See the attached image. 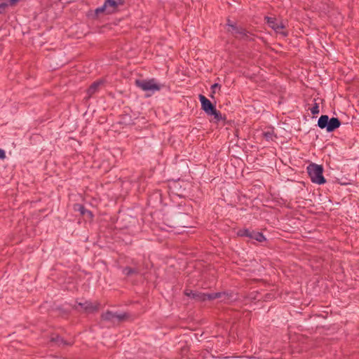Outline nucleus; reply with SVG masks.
Listing matches in <instances>:
<instances>
[{"mask_svg":"<svg viewBox=\"0 0 359 359\" xmlns=\"http://www.w3.org/2000/svg\"><path fill=\"white\" fill-rule=\"evenodd\" d=\"M51 341L55 342L58 346H72V342L65 340L62 337L57 335L51 338Z\"/></svg>","mask_w":359,"mask_h":359,"instance_id":"12","label":"nucleus"},{"mask_svg":"<svg viewBox=\"0 0 359 359\" xmlns=\"http://www.w3.org/2000/svg\"><path fill=\"white\" fill-rule=\"evenodd\" d=\"M267 24L274 30L278 31L280 29H283L284 26L282 23H278L276 19L271 17H265Z\"/></svg>","mask_w":359,"mask_h":359,"instance_id":"10","label":"nucleus"},{"mask_svg":"<svg viewBox=\"0 0 359 359\" xmlns=\"http://www.w3.org/2000/svg\"><path fill=\"white\" fill-rule=\"evenodd\" d=\"M227 25L229 27V28H231V25H235L234 24H231L230 20H228V22H227Z\"/></svg>","mask_w":359,"mask_h":359,"instance_id":"24","label":"nucleus"},{"mask_svg":"<svg viewBox=\"0 0 359 359\" xmlns=\"http://www.w3.org/2000/svg\"><path fill=\"white\" fill-rule=\"evenodd\" d=\"M8 4L6 3L0 4V11L2 12L6 7Z\"/></svg>","mask_w":359,"mask_h":359,"instance_id":"22","label":"nucleus"},{"mask_svg":"<svg viewBox=\"0 0 359 359\" xmlns=\"http://www.w3.org/2000/svg\"><path fill=\"white\" fill-rule=\"evenodd\" d=\"M311 112L313 115H316L319 113V106L318 104L315 102L313 107L310 109Z\"/></svg>","mask_w":359,"mask_h":359,"instance_id":"18","label":"nucleus"},{"mask_svg":"<svg viewBox=\"0 0 359 359\" xmlns=\"http://www.w3.org/2000/svg\"><path fill=\"white\" fill-rule=\"evenodd\" d=\"M76 207H77V208H75V210H78L81 213V215H87L90 218H92L93 217V212L88 210H86L83 205L76 204Z\"/></svg>","mask_w":359,"mask_h":359,"instance_id":"13","label":"nucleus"},{"mask_svg":"<svg viewBox=\"0 0 359 359\" xmlns=\"http://www.w3.org/2000/svg\"><path fill=\"white\" fill-rule=\"evenodd\" d=\"M198 97L201 104V109L209 115L215 109V106L204 95H199Z\"/></svg>","mask_w":359,"mask_h":359,"instance_id":"8","label":"nucleus"},{"mask_svg":"<svg viewBox=\"0 0 359 359\" xmlns=\"http://www.w3.org/2000/svg\"><path fill=\"white\" fill-rule=\"evenodd\" d=\"M184 294L191 299L200 302H204L205 300H212L215 299L227 296V294L225 292L203 293L188 289H186L184 290Z\"/></svg>","mask_w":359,"mask_h":359,"instance_id":"2","label":"nucleus"},{"mask_svg":"<svg viewBox=\"0 0 359 359\" xmlns=\"http://www.w3.org/2000/svg\"><path fill=\"white\" fill-rule=\"evenodd\" d=\"M78 305L88 313H93L98 310L100 304L92 303L91 302L85 301L84 302H79Z\"/></svg>","mask_w":359,"mask_h":359,"instance_id":"9","label":"nucleus"},{"mask_svg":"<svg viewBox=\"0 0 359 359\" xmlns=\"http://www.w3.org/2000/svg\"><path fill=\"white\" fill-rule=\"evenodd\" d=\"M128 318V315L126 313H117L110 311H107L102 314V319L105 321H109L113 323H119Z\"/></svg>","mask_w":359,"mask_h":359,"instance_id":"7","label":"nucleus"},{"mask_svg":"<svg viewBox=\"0 0 359 359\" xmlns=\"http://www.w3.org/2000/svg\"><path fill=\"white\" fill-rule=\"evenodd\" d=\"M263 136L266 140H272L274 136V132L272 130H267L263 133Z\"/></svg>","mask_w":359,"mask_h":359,"instance_id":"16","label":"nucleus"},{"mask_svg":"<svg viewBox=\"0 0 359 359\" xmlns=\"http://www.w3.org/2000/svg\"><path fill=\"white\" fill-rule=\"evenodd\" d=\"M19 0H10V4H11V5H14Z\"/></svg>","mask_w":359,"mask_h":359,"instance_id":"23","label":"nucleus"},{"mask_svg":"<svg viewBox=\"0 0 359 359\" xmlns=\"http://www.w3.org/2000/svg\"><path fill=\"white\" fill-rule=\"evenodd\" d=\"M237 234L239 236L248 237L258 242H263L266 240V238L262 233L248 229H240L238 230Z\"/></svg>","mask_w":359,"mask_h":359,"instance_id":"5","label":"nucleus"},{"mask_svg":"<svg viewBox=\"0 0 359 359\" xmlns=\"http://www.w3.org/2000/svg\"><path fill=\"white\" fill-rule=\"evenodd\" d=\"M104 4L106 8L111 7L113 9H115L117 7V3L115 0H105Z\"/></svg>","mask_w":359,"mask_h":359,"instance_id":"17","label":"nucleus"},{"mask_svg":"<svg viewBox=\"0 0 359 359\" xmlns=\"http://www.w3.org/2000/svg\"><path fill=\"white\" fill-rule=\"evenodd\" d=\"M135 85L143 91H151L154 93L159 91L161 89V86L156 83L155 79H137Z\"/></svg>","mask_w":359,"mask_h":359,"instance_id":"4","label":"nucleus"},{"mask_svg":"<svg viewBox=\"0 0 359 359\" xmlns=\"http://www.w3.org/2000/svg\"><path fill=\"white\" fill-rule=\"evenodd\" d=\"M341 126V121L338 118H329L327 115H322L318 118V126L321 129H325L327 132H333Z\"/></svg>","mask_w":359,"mask_h":359,"instance_id":"3","label":"nucleus"},{"mask_svg":"<svg viewBox=\"0 0 359 359\" xmlns=\"http://www.w3.org/2000/svg\"><path fill=\"white\" fill-rule=\"evenodd\" d=\"M123 273L127 276H130L133 274H138L139 271L137 269H133L129 266H126L123 269Z\"/></svg>","mask_w":359,"mask_h":359,"instance_id":"14","label":"nucleus"},{"mask_svg":"<svg viewBox=\"0 0 359 359\" xmlns=\"http://www.w3.org/2000/svg\"><path fill=\"white\" fill-rule=\"evenodd\" d=\"M0 13H1V11H0Z\"/></svg>","mask_w":359,"mask_h":359,"instance_id":"25","label":"nucleus"},{"mask_svg":"<svg viewBox=\"0 0 359 359\" xmlns=\"http://www.w3.org/2000/svg\"><path fill=\"white\" fill-rule=\"evenodd\" d=\"M220 88H221V86H220L219 84H218V83H215V84H213V85L211 86V89H212V94H211V95H210V96L212 97H213V94H215V93L217 88L220 89Z\"/></svg>","mask_w":359,"mask_h":359,"instance_id":"19","label":"nucleus"},{"mask_svg":"<svg viewBox=\"0 0 359 359\" xmlns=\"http://www.w3.org/2000/svg\"><path fill=\"white\" fill-rule=\"evenodd\" d=\"M102 83L103 82L101 80L93 82L87 90L88 97H90L93 95L97 92Z\"/></svg>","mask_w":359,"mask_h":359,"instance_id":"11","label":"nucleus"},{"mask_svg":"<svg viewBox=\"0 0 359 359\" xmlns=\"http://www.w3.org/2000/svg\"><path fill=\"white\" fill-rule=\"evenodd\" d=\"M228 31L231 32V34H233L235 37L239 39H243L246 41H250L252 39V34L243 27H237L236 25H231V29H229Z\"/></svg>","mask_w":359,"mask_h":359,"instance_id":"6","label":"nucleus"},{"mask_svg":"<svg viewBox=\"0 0 359 359\" xmlns=\"http://www.w3.org/2000/svg\"><path fill=\"white\" fill-rule=\"evenodd\" d=\"M6 158L5 151L2 149H0V159H4Z\"/></svg>","mask_w":359,"mask_h":359,"instance_id":"21","label":"nucleus"},{"mask_svg":"<svg viewBox=\"0 0 359 359\" xmlns=\"http://www.w3.org/2000/svg\"><path fill=\"white\" fill-rule=\"evenodd\" d=\"M107 9L104 4H103L102 6L98 7L95 9V14L99 15L100 13H103Z\"/></svg>","mask_w":359,"mask_h":359,"instance_id":"20","label":"nucleus"},{"mask_svg":"<svg viewBox=\"0 0 359 359\" xmlns=\"http://www.w3.org/2000/svg\"><path fill=\"white\" fill-rule=\"evenodd\" d=\"M208 116H214V118L217 121H219L224 119L222 114L219 111H217L216 108Z\"/></svg>","mask_w":359,"mask_h":359,"instance_id":"15","label":"nucleus"},{"mask_svg":"<svg viewBox=\"0 0 359 359\" xmlns=\"http://www.w3.org/2000/svg\"><path fill=\"white\" fill-rule=\"evenodd\" d=\"M308 175L313 183L323 184L326 182L323 173V168L320 165L311 163L307 166Z\"/></svg>","mask_w":359,"mask_h":359,"instance_id":"1","label":"nucleus"}]
</instances>
